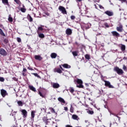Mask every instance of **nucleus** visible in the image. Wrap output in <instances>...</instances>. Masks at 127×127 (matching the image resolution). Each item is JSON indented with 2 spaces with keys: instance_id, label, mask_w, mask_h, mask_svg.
<instances>
[{
  "instance_id": "36",
  "label": "nucleus",
  "mask_w": 127,
  "mask_h": 127,
  "mask_svg": "<svg viewBox=\"0 0 127 127\" xmlns=\"http://www.w3.org/2000/svg\"><path fill=\"white\" fill-rule=\"evenodd\" d=\"M0 82H4V78L0 77Z\"/></svg>"
},
{
  "instance_id": "15",
  "label": "nucleus",
  "mask_w": 127,
  "mask_h": 127,
  "mask_svg": "<svg viewBox=\"0 0 127 127\" xmlns=\"http://www.w3.org/2000/svg\"><path fill=\"white\" fill-rule=\"evenodd\" d=\"M54 72H55V73H59L60 74H61V73H62V70H61V69L59 68H56L54 69Z\"/></svg>"
},
{
  "instance_id": "57",
  "label": "nucleus",
  "mask_w": 127,
  "mask_h": 127,
  "mask_svg": "<svg viewBox=\"0 0 127 127\" xmlns=\"http://www.w3.org/2000/svg\"><path fill=\"white\" fill-rule=\"evenodd\" d=\"M22 75H23V76H25V73L23 72V73H22Z\"/></svg>"
},
{
  "instance_id": "21",
  "label": "nucleus",
  "mask_w": 127,
  "mask_h": 127,
  "mask_svg": "<svg viewBox=\"0 0 127 127\" xmlns=\"http://www.w3.org/2000/svg\"><path fill=\"white\" fill-rule=\"evenodd\" d=\"M121 49L123 52L126 50V46L125 45L122 44L121 46Z\"/></svg>"
},
{
  "instance_id": "46",
  "label": "nucleus",
  "mask_w": 127,
  "mask_h": 127,
  "mask_svg": "<svg viewBox=\"0 0 127 127\" xmlns=\"http://www.w3.org/2000/svg\"><path fill=\"white\" fill-rule=\"evenodd\" d=\"M27 69H28V70H30L31 71H33V68H32V67H28Z\"/></svg>"
},
{
  "instance_id": "2",
  "label": "nucleus",
  "mask_w": 127,
  "mask_h": 127,
  "mask_svg": "<svg viewBox=\"0 0 127 127\" xmlns=\"http://www.w3.org/2000/svg\"><path fill=\"white\" fill-rule=\"evenodd\" d=\"M76 82L77 84H79V85H77L76 87L77 88H84V86L82 84H83V81L80 79H77L76 80Z\"/></svg>"
},
{
  "instance_id": "59",
  "label": "nucleus",
  "mask_w": 127,
  "mask_h": 127,
  "mask_svg": "<svg viewBox=\"0 0 127 127\" xmlns=\"http://www.w3.org/2000/svg\"><path fill=\"white\" fill-rule=\"evenodd\" d=\"M43 111H45V108H43V109H41L42 111H43Z\"/></svg>"
},
{
  "instance_id": "14",
  "label": "nucleus",
  "mask_w": 127,
  "mask_h": 127,
  "mask_svg": "<svg viewBox=\"0 0 127 127\" xmlns=\"http://www.w3.org/2000/svg\"><path fill=\"white\" fill-rule=\"evenodd\" d=\"M44 29L42 26H40L38 27V29L37 30V33L38 34L40 33L41 32H42V31H43Z\"/></svg>"
},
{
  "instance_id": "56",
  "label": "nucleus",
  "mask_w": 127,
  "mask_h": 127,
  "mask_svg": "<svg viewBox=\"0 0 127 127\" xmlns=\"http://www.w3.org/2000/svg\"><path fill=\"white\" fill-rule=\"evenodd\" d=\"M94 6H95V8H96V9H98V8L97 7V5L94 4Z\"/></svg>"
},
{
  "instance_id": "60",
  "label": "nucleus",
  "mask_w": 127,
  "mask_h": 127,
  "mask_svg": "<svg viewBox=\"0 0 127 127\" xmlns=\"http://www.w3.org/2000/svg\"><path fill=\"white\" fill-rule=\"evenodd\" d=\"M85 123H88V120H85Z\"/></svg>"
},
{
  "instance_id": "32",
  "label": "nucleus",
  "mask_w": 127,
  "mask_h": 127,
  "mask_svg": "<svg viewBox=\"0 0 127 127\" xmlns=\"http://www.w3.org/2000/svg\"><path fill=\"white\" fill-rule=\"evenodd\" d=\"M85 58L87 60H90V56L89 55H85Z\"/></svg>"
},
{
  "instance_id": "49",
  "label": "nucleus",
  "mask_w": 127,
  "mask_h": 127,
  "mask_svg": "<svg viewBox=\"0 0 127 127\" xmlns=\"http://www.w3.org/2000/svg\"><path fill=\"white\" fill-rule=\"evenodd\" d=\"M12 80H14V81H17V79L16 77H13Z\"/></svg>"
},
{
  "instance_id": "43",
  "label": "nucleus",
  "mask_w": 127,
  "mask_h": 127,
  "mask_svg": "<svg viewBox=\"0 0 127 127\" xmlns=\"http://www.w3.org/2000/svg\"><path fill=\"white\" fill-rule=\"evenodd\" d=\"M89 114H90V115H93V114H94V112L92 111H88Z\"/></svg>"
},
{
  "instance_id": "38",
  "label": "nucleus",
  "mask_w": 127,
  "mask_h": 127,
  "mask_svg": "<svg viewBox=\"0 0 127 127\" xmlns=\"http://www.w3.org/2000/svg\"><path fill=\"white\" fill-rule=\"evenodd\" d=\"M20 10L22 12H25L26 11V10L24 8H21Z\"/></svg>"
},
{
  "instance_id": "3",
  "label": "nucleus",
  "mask_w": 127,
  "mask_h": 127,
  "mask_svg": "<svg viewBox=\"0 0 127 127\" xmlns=\"http://www.w3.org/2000/svg\"><path fill=\"white\" fill-rule=\"evenodd\" d=\"M59 10H60V11H61L63 14H66L67 13V11H66V9L63 6H60L59 7Z\"/></svg>"
},
{
  "instance_id": "23",
  "label": "nucleus",
  "mask_w": 127,
  "mask_h": 127,
  "mask_svg": "<svg viewBox=\"0 0 127 127\" xmlns=\"http://www.w3.org/2000/svg\"><path fill=\"white\" fill-rule=\"evenodd\" d=\"M29 88L32 91H33L34 92H36V89L35 88V87H33V86H29Z\"/></svg>"
},
{
  "instance_id": "27",
  "label": "nucleus",
  "mask_w": 127,
  "mask_h": 127,
  "mask_svg": "<svg viewBox=\"0 0 127 127\" xmlns=\"http://www.w3.org/2000/svg\"><path fill=\"white\" fill-rule=\"evenodd\" d=\"M72 55H73V56L74 57H76V56H78V52L73 51V52H72Z\"/></svg>"
},
{
  "instance_id": "17",
  "label": "nucleus",
  "mask_w": 127,
  "mask_h": 127,
  "mask_svg": "<svg viewBox=\"0 0 127 127\" xmlns=\"http://www.w3.org/2000/svg\"><path fill=\"white\" fill-rule=\"evenodd\" d=\"M51 57L52 59H55V58H56V57H57V54H56L55 53H52L51 54Z\"/></svg>"
},
{
  "instance_id": "62",
  "label": "nucleus",
  "mask_w": 127,
  "mask_h": 127,
  "mask_svg": "<svg viewBox=\"0 0 127 127\" xmlns=\"http://www.w3.org/2000/svg\"><path fill=\"white\" fill-rule=\"evenodd\" d=\"M0 127H2L1 125L0 124Z\"/></svg>"
},
{
  "instance_id": "20",
  "label": "nucleus",
  "mask_w": 127,
  "mask_h": 127,
  "mask_svg": "<svg viewBox=\"0 0 127 127\" xmlns=\"http://www.w3.org/2000/svg\"><path fill=\"white\" fill-rule=\"evenodd\" d=\"M58 101L59 102H60L61 103H62L63 104H65V100H64V99H63L61 97H59L58 98Z\"/></svg>"
},
{
  "instance_id": "19",
  "label": "nucleus",
  "mask_w": 127,
  "mask_h": 127,
  "mask_svg": "<svg viewBox=\"0 0 127 127\" xmlns=\"http://www.w3.org/2000/svg\"><path fill=\"white\" fill-rule=\"evenodd\" d=\"M72 118L73 119V120H75L76 121H79V117H78V116L76 115H73L72 116Z\"/></svg>"
},
{
  "instance_id": "48",
  "label": "nucleus",
  "mask_w": 127,
  "mask_h": 127,
  "mask_svg": "<svg viewBox=\"0 0 127 127\" xmlns=\"http://www.w3.org/2000/svg\"><path fill=\"white\" fill-rule=\"evenodd\" d=\"M87 25H88V27L87 28H89L91 27V25L90 23H88V24H87Z\"/></svg>"
},
{
  "instance_id": "34",
  "label": "nucleus",
  "mask_w": 127,
  "mask_h": 127,
  "mask_svg": "<svg viewBox=\"0 0 127 127\" xmlns=\"http://www.w3.org/2000/svg\"><path fill=\"white\" fill-rule=\"evenodd\" d=\"M70 113H73V112H74V108L72 107V105H70Z\"/></svg>"
},
{
  "instance_id": "31",
  "label": "nucleus",
  "mask_w": 127,
  "mask_h": 127,
  "mask_svg": "<svg viewBox=\"0 0 127 127\" xmlns=\"http://www.w3.org/2000/svg\"><path fill=\"white\" fill-rule=\"evenodd\" d=\"M0 34L2 36H5V34H4V33H3V31H2V30H1V29H0Z\"/></svg>"
},
{
  "instance_id": "30",
  "label": "nucleus",
  "mask_w": 127,
  "mask_h": 127,
  "mask_svg": "<svg viewBox=\"0 0 127 127\" xmlns=\"http://www.w3.org/2000/svg\"><path fill=\"white\" fill-rule=\"evenodd\" d=\"M49 109L50 110L51 113H53V114H56V112H55V110H54L53 108H50Z\"/></svg>"
},
{
  "instance_id": "54",
  "label": "nucleus",
  "mask_w": 127,
  "mask_h": 127,
  "mask_svg": "<svg viewBox=\"0 0 127 127\" xmlns=\"http://www.w3.org/2000/svg\"><path fill=\"white\" fill-rule=\"evenodd\" d=\"M81 29H82L84 30V26L81 25Z\"/></svg>"
},
{
  "instance_id": "51",
  "label": "nucleus",
  "mask_w": 127,
  "mask_h": 127,
  "mask_svg": "<svg viewBox=\"0 0 127 127\" xmlns=\"http://www.w3.org/2000/svg\"><path fill=\"white\" fill-rule=\"evenodd\" d=\"M26 71H27L26 68H23V72H26Z\"/></svg>"
},
{
  "instance_id": "52",
  "label": "nucleus",
  "mask_w": 127,
  "mask_h": 127,
  "mask_svg": "<svg viewBox=\"0 0 127 127\" xmlns=\"http://www.w3.org/2000/svg\"><path fill=\"white\" fill-rule=\"evenodd\" d=\"M76 0V1L77 2H78V1L79 2H80V1H82V0Z\"/></svg>"
},
{
  "instance_id": "35",
  "label": "nucleus",
  "mask_w": 127,
  "mask_h": 127,
  "mask_svg": "<svg viewBox=\"0 0 127 127\" xmlns=\"http://www.w3.org/2000/svg\"><path fill=\"white\" fill-rule=\"evenodd\" d=\"M32 74L34 75L35 77H37V78H40V76H39V75H38L37 73H33Z\"/></svg>"
},
{
  "instance_id": "44",
  "label": "nucleus",
  "mask_w": 127,
  "mask_h": 127,
  "mask_svg": "<svg viewBox=\"0 0 127 127\" xmlns=\"http://www.w3.org/2000/svg\"><path fill=\"white\" fill-rule=\"evenodd\" d=\"M104 25H105V26H106V27H110V26H109V24H108L107 23H105L104 24Z\"/></svg>"
},
{
  "instance_id": "10",
  "label": "nucleus",
  "mask_w": 127,
  "mask_h": 127,
  "mask_svg": "<svg viewBox=\"0 0 127 127\" xmlns=\"http://www.w3.org/2000/svg\"><path fill=\"white\" fill-rule=\"evenodd\" d=\"M52 86L54 89H58L60 87V85L58 83H53Z\"/></svg>"
},
{
  "instance_id": "55",
  "label": "nucleus",
  "mask_w": 127,
  "mask_h": 127,
  "mask_svg": "<svg viewBox=\"0 0 127 127\" xmlns=\"http://www.w3.org/2000/svg\"><path fill=\"white\" fill-rule=\"evenodd\" d=\"M123 59H124V60H127V58L125 57H124Z\"/></svg>"
},
{
  "instance_id": "33",
  "label": "nucleus",
  "mask_w": 127,
  "mask_h": 127,
  "mask_svg": "<svg viewBox=\"0 0 127 127\" xmlns=\"http://www.w3.org/2000/svg\"><path fill=\"white\" fill-rule=\"evenodd\" d=\"M94 19H95V21H101V19H100V18H98L96 16L94 17Z\"/></svg>"
},
{
  "instance_id": "9",
  "label": "nucleus",
  "mask_w": 127,
  "mask_h": 127,
  "mask_svg": "<svg viewBox=\"0 0 127 127\" xmlns=\"http://www.w3.org/2000/svg\"><path fill=\"white\" fill-rule=\"evenodd\" d=\"M105 14H107V15H108V16H113L114 15V13L113 11L107 10L105 12Z\"/></svg>"
},
{
  "instance_id": "24",
  "label": "nucleus",
  "mask_w": 127,
  "mask_h": 127,
  "mask_svg": "<svg viewBox=\"0 0 127 127\" xmlns=\"http://www.w3.org/2000/svg\"><path fill=\"white\" fill-rule=\"evenodd\" d=\"M38 35L40 38H44V37H45V36L44 35V34L42 33H39V34H38Z\"/></svg>"
},
{
  "instance_id": "61",
  "label": "nucleus",
  "mask_w": 127,
  "mask_h": 127,
  "mask_svg": "<svg viewBox=\"0 0 127 127\" xmlns=\"http://www.w3.org/2000/svg\"><path fill=\"white\" fill-rule=\"evenodd\" d=\"M55 127H58L57 126V125H56Z\"/></svg>"
},
{
  "instance_id": "28",
  "label": "nucleus",
  "mask_w": 127,
  "mask_h": 127,
  "mask_svg": "<svg viewBox=\"0 0 127 127\" xmlns=\"http://www.w3.org/2000/svg\"><path fill=\"white\" fill-rule=\"evenodd\" d=\"M68 91H69V92H70L71 93V94H73V93H74V88L73 87H70L68 89Z\"/></svg>"
},
{
  "instance_id": "40",
  "label": "nucleus",
  "mask_w": 127,
  "mask_h": 127,
  "mask_svg": "<svg viewBox=\"0 0 127 127\" xmlns=\"http://www.w3.org/2000/svg\"><path fill=\"white\" fill-rule=\"evenodd\" d=\"M70 18H71V19H72V20H74V19H75V18H76V17H75V16H74V15H72L70 16Z\"/></svg>"
},
{
  "instance_id": "26",
  "label": "nucleus",
  "mask_w": 127,
  "mask_h": 127,
  "mask_svg": "<svg viewBox=\"0 0 127 127\" xmlns=\"http://www.w3.org/2000/svg\"><path fill=\"white\" fill-rule=\"evenodd\" d=\"M109 112L110 113V116H112V115H113V116H115V117H116L117 118H118L119 119V121H120L121 118L119 116H118V115H116L113 113H112V112H111V111L109 110Z\"/></svg>"
},
{
  "instance_id": "22",
  "label": "nucleus",
  "mask_w": 127,
  "mask_h": 127,
  "mask_svg": "<svg viewBox=\"0 0 127 127\" xmlns=\"http://www.w3.org/2000/svg\"><path fill=\"white\" fill-rule=\"evenodd\" d=\"M63 67H64V68H66L67 69H69V68H71V66H70L68 64H63Z\"/></svg>"
},
{
  "instance_id": "58",
  "label": "nucleus",
  "mask_w": 127,
  "mask_h": 127,
  "mask_svg": "<svg viewBox=\"0 0 127 127\" xmlns=\"http://www.w3.org/2000/svg\"><path fill=\"white\" fill-rule=\"evenodd\" d=\"M122 1H124V2L127 1V0H121Z\"/></svg>"
},
{
  "instance_id": "6",
  "label": "nucleus",
  "mask_w": 127,
  "mask_h": 127,
  "mask_svg": "<svg viewBox=\"0 0 127 127\" xmlns=\"http://www.w3.org/2000/svg\"><path fill=\"white\" fill-rule=\"evenodd\" d=\"M105 85L106 87H109V88H113L114 86L111 84V82L109 81L105 80Z\"/></svg>"
},
{
  "instance_id": "41",
  "label": "nucleus",
  "mask_w": 127,
  "mask_h": 127,
  "mask_svg": "<svg viewBox=\"0 0 127 127\" xmlns=\"http://www.w3.org/2000/svg\"><path fill=\"white\" fill-rule=\"evenodd\" d=\"M17 41L18 42H21V39L20 38H17Z\"/></svg>"
},
{
  "instance_id": "1",
  "label": "nucleus",
  "mask_w": 127,
  "mask_h": 127,
  "mask_svg": "<svg viewBox=\"0 0 127 127\" xmlns=\"http://www.w3.org/2000/svg\"><path fill=\"white\" fill-rule=\"evenodd\" d=\"M114 71L116 72L118 75H123V74H124V70L117 66L114 67Z\"/></svg>"
},
{
  "instance_id": "18",
  "label": "nucleus",
  "mask_w": 127,
  "mask_h": 127,
  "mask_svg": "<svg viewBox=\"0 0 127 127\" xmlns=\"http://www.w3.org/2000/svg\"><path fill=\"white\" fill-rule=\"evenodd\" d=\"M2 2L3 4L7 5V6H9V4L8 3V0H2Z\"/></svg>"
},
{
  "instance_id": "8",
  "label": "nucleus",
  "mask_w": 127,
  "mask_h": 127,
  "mask_svg": "<svg viewBox=\"0 0 127 127\" xmlns=\"http://www.w3.org/2000/svg\"><path fill=\"white\" fill-rule=\"evenodd\" d=\"M22 115L24 119H25L27 117V111L25 109H23L21 110Z\"/></svg>"
},
{
  "instance_id": "39",
  "label": "nucleus",
  "mask_w": 127,
  "mask_h": 127,
  "mask_svg": "<svg viewBox=\"0 0 127 127\" xmlns=\"http://www.w3.org/2000/svg\"><path fill=\"white\" fill-rule=\"evenodd\" d=\"M8 21H10V22H12V17H9L8 18Z\"/></svg>"
},
{
  "instance_id": "45",
  "label": "nucleus",
  "mask_w": 127,
  "mask_h": 127,
  "mask_svg": "<svg viewBox=\"0 0 127 127\" xmlns=\"http://www.w3.org/2000/svg\"><path fill=\"white\" fill-rule=\"evenodd\" d=\"M123 69V70H125V71H126V70H127V66H126V65H124Z\"/></svg>"
},
{
  "instance_id": "42",
  "label": "nucleus",
  "mask_w": 127,
  "mask_h": 127,
  "mask_svg": "<svg viewBox=\"0 0 127 127\" xmlns=\"http://www.w3.org/2000/svg\"><path fill=\"white\" fill-rule=\"evenodd\" d=\"M14 2L17 3V4H19V3L20 1H19V0H14Z\"/></svg>"
},
{
  "instance_id": "63",
  "label": "nucleus",
  "mask_w": 127,
  "mask_h": 127,
  "mask_svg": "<svg viewBox=\"0 0 127 127\" xmlns=\"http://www.w3.org/2000/svg\"><path fill=\"white\" fill-rule=\"evenodd\" d=\"M60 68H61L62 69H63V68H62V67H61V66H60Z\"/></svg>"
},
{
  "instance_id": "5",
  "label": "nucleus",
  "mask_w": 127,
  "mask_h": 127,
  "mask_svg": "<svg viewBox=\"0 0 127 127\" xmlns=\"http://www.w3.org/2000/svg\"><path fill=\"white\" fill-rule=\"evenodd\" d=\"M0 55L2 56H6L7 55V53L3 49L1 48L0 49Z\"/></svg>"
},
{
  "instance_id": "25",
  "label": "nucleus",
  "mask_w": 127,
  "mask_h": 127,
  "mask_svg": "<svg viewBox=\"0 0 127 127\" xmlns=\"http://www.w3.org/2000/svg\"><path fill=\"white\" fill-rule=\"evenodd\" d=\"M27 18H28V20H29L30 22H32L33 19H32V17H31V16H30V15L28 14Z\"/></svg>"
},
{
  "instance_id": "50",
  "label": "nucleus",
  "mask_w": 127,
  "mask_h": 127,
  "mask_svg": "<svg viewBox=\"0 0 127 127\" xmlns=\"http://www.w3.org/2000/svg\"><path fill=\"white\" fill-rule=\"evenodd\" d=\"M100 8H101V9H102V8H104V7H103V6L101 5H98Z\"/></svg>"
},
{
  "instance_id": "29",
  "label": "nucleus",
  "mask_w": 127,
  "mask_h": 127,
  "mask_svg": "<svg viewBox=\"0 0 127 127\" xmlns=\"http://www.w3.org/2000/svg\"><path fill=\"white\" fill-rule=\"evenodd\" d=\"M17 104L20 107H22V106H23V104H22V102L21 101H17Z\"/></svg>"
},
{
  "instance_id": "4",
  "label": "nucleus",
  "mask_w": 127,
  "mask_h": 127,
  "mask_svg": "<svg viewBox=\"0 0 127 127\" xmlns=\"http://www.w3.org/2000/svg\"><path fill=\"white\" fill-rule=\"evenodd\" d=\"M0 93L2 98H4L5 97V96L8 95L7 92H6V90L4 89H1Z\"/></svg>"
},
{
  "instance_id": "64",
  "label": "nucleus",
  "mask_w": 127,
  "mask_h": 127,
  "mask_svg": "<svg viewBox=\"0 0 127 127\" xmlns=\"http://www.w3.org/2000/svg\"><path fill=\"white\" fill-rule=\"evenodd\" d=\"M86 127H88V126H86Z\"/></svg>"
},
{
  "instance_id": "47",
  "label": "nucleus",
  "mask_w": 127,
  "mask_h": 127,
  "mask_svg": "<svg viewBox=\"0 0 127 127\" xmlns=\"http://www.w3.org/2000/svg\"><path fill=\"white\" fill-rule=\"evenodd\" d=\"M64 111H68V107H65L64 108Z\"/></svg>"
},
{
  "instance_id": "12",
  "label": "nucleus",
  "mask_w": 127,
  "mask_h": 127,
  "mask_svg": "<svg viewBox=\"0 0 127 127\" xmlns=\"http://www.w3.org/2000/svg\"><path fill=\"white\" fill-rule=\"evenodd\" d=\"M35 113L36 112L35 111H33L31 112V121H32V122H33V121H34V117H35Z\"/></svg>"
},
{
  "instance_id": "13",
  "label": "nucleus",
  "mask_w": 127,
  "mask_h": 127,
  "mask_svg": "<svg viewBox=\"0 0 127 127\" xmlns=\"http://www.w3.org/2000/svg\"><path fill=\"white\" fill-rule=\"evenodd\" d=\"M111 33L113 35V36H116V37L120 36V34L116 31H113L111 32Z\"/></svg>"
},
{
  "instance_id": "37",
  "label": "nucleus",
  "mask_w": 127,
  "mask_h": 127,
  "mask_svg": "<svg viewBox=\"0 0 127 127\" xmlns=\"http://www.w3.org/2000/svg\"><path fill=\"white\" fill-rule=\"evenodd\" d=\"M39 95H40V96L42 97V98H44V95H43V94H42V93H41V92L40 91L39 92Z\"/></svg>"
},
{
  "instance_id": "11",
  "label": "nucleus",
  "mask_w": 127,
  "mask_h": 127,
  "mask_svg": "<svg viewBox=\"0 0 127 127\" xmlns=\"http://www.w3.org/2000/svg\"><path fill=\"white\" fill-rule=\"evenodd\" d=\"M65 33L67 35H71L72 34V30L70 28L66 29Z\"/></svg>"
},
{
  "instance_id": "16",
  "label": "nucleus",
  "mask_w": 127,
  "mask_h": 127,
  "mask_svg": "<svg viewBox=\"0 0 127 127\" xmlns=\"http://www.w3.org/2000/svg\"><path fill=\"white\" fill-rule=\"evenodd\" d=\"M34 58L36 60H38L39 61H41L42 59V57L39 55H35Z\"/></svg>"
},
{
  "instance_id": "7",
  "label": "nucleus",
  "mask_w": 127,
  "mask_h": 127,
  "mask_svg": "<svg viewBox=\"0 0 127 127\" xmlns=\"http://www.w3.org/2000/svg\"><path fill=\"white\" fill-rule=\"evenodd\" d=\"M117 30L119 32H123V25H122L121 23H119V24H118V27H117Z\"/></svg>"
},
{
  "instance_id": "53",
  "label": "nucleus",
  "mask_w": 127,
  "mask_h": 127,
  "mask_svg": "<svg viewBox=\"0 0 127 127\" xmlns=\"http://www.w3.org/2000/svg\"><path fill=\"white\" fill-rule=\"evenodd\" d=\"M65 127H72V126H70V125H66V126H65Z\"/></svg>"
}]
</instances>
